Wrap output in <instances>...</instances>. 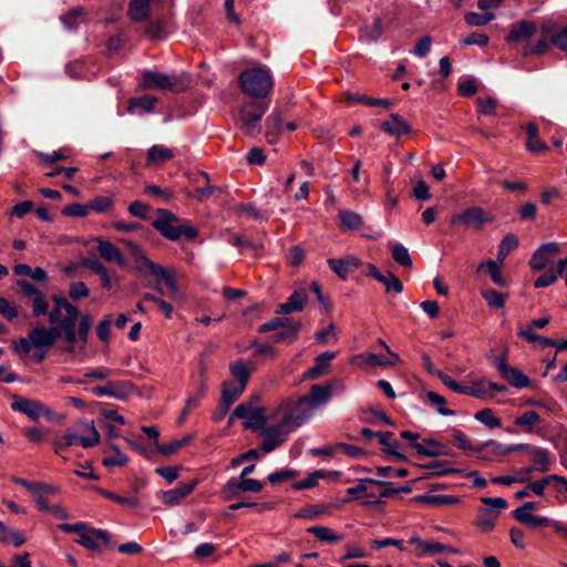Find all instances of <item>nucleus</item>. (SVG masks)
Returning a JSON list of instances; mask_svg holds the SVG:
<instances>
[{
	"instance_id": "1",
	"label": "nucleus",
	"mask_w": 567,
	"mask_h": 567,
	"mask_svg": "<svg viewBox=\"0 0 567 567\" xmlns=\"http://www.w3.org/2000/svg\"><path fill=\"white\" fill-rule=\"evenodd\" d=\"M152 227L171 241H192L198 236V229L190 220L181 218L165 208L156 209Z\"/></svg>"
},
{
	"instance_id": "2",
	"label": "nucleus",
	"mask_w": 567,
	"mask_h": 567,
	"mask_svg": "<svg viewBox=\"0 0 567 567\" xmlns=\"http://www.w3.org/2000/svg\"><path fill=\"white\" fill-rule=\"evenodd\" d=\"M240 91L256 100L266 97L272 90V76L268 69L258 66L246 69L238 75Z\"/></svg>"
},
{
	"instance_id": "3",
	"label": "nucleus",
	"mask_w": 567,
	"mask_h": 567,
	"mask_svg": "<svg viewBox=\"0 0 567 567\" xmlns=\"http://www.w3.org/2000/svg\"><path fill=\"white\" fill-rule=\"evenodd\" d=\"M134 267L138 272L150 271L156 276L157 279L166 286L167 293L171 298L175 300H183L184 297L179 291L175 274L172 269L156 265L146 257H136Z\"/></svg>"
},
{
	"instance_id": "4",
	"label": "nucleus",
	"mask_w": 567,
	"mask_h": 567,
	"mask_svg": "<svg viewBox=\"0 0 567 567\" xmlns=\"http://www.w3.org/2000/svg\"><path fill=\"white\" fill-rule=\"evenodd\" d=\"M268 110V104L258 100L245 103L239 109V123L241 130L249 136L260 133V122Z\"/></svg>"
},
{
	"instance_id": "5",
	"label": "nucleus",
	"mask_w": 567,
	"mask_h": 567,
	"mask_svg": "<svg viewBox=\"0 0 567 567\" xmlns=\"http://www.w3.org/2000/svg\"><path fill=\"white\" fill-rule=\"evenodd\" d=\"M140 90H167L179 92L183 90V82L177 75H168L158 71L144 70L137 84Z\"/></svg>"
},
{
	"instance_id": "6",
	"label": "nucleus",
	"mask_w": 567,
	"mask_h": 567,
	"mask_svg": "<svg viewBox=\"0 0 567 567\" xmlns=\"http://www.w3.org/2000/svg\"><path fill=\"white\" fill-rule=\"evenodd\" d=\"M293 430L292 417L285 416L279 424L268 426L262 431V442L260 444V449L265 453L272 452L275 449L287 441L289 433Z\"/></svg>"
},
{
	"instance_id": "7",
	"label": "nucleus",
	"mask_w": 567,
	"mask_h": 567,
	"mask_svg": "<svg viewBox=\"0 0 567 567\" xmlns=\"http://www.w3.org/2000/svg\"><path fill=\"white\" fill-rule=\"evenodd\" d=\"M339 381H333L327 384H313L310 388V395L300 398V405H308V413L302 419H310L313 416L316 409L319 405L326 404L332 395L333 388L339 386Z\"/></svg>"
},
{
	"instance_id": "8",
	"label": "nucleus",
	"mask_w": 567,
	"mask_h": 567,
	"mask_svg": "<svg viewBox=\"0 0 567 567\" xmlns=\"http://www.w3.org/2000/svg\"><path fill=\"white\" fill-rule=\"evenodd\" d=\"M87 430H89L90 434L86 436L76 435L74 433H65L62 436L58 437L54 441L55 453L58 455H61L63 458H65L62 455V453L64 452L65 449L72 446L74 444H81L85 449L95 446L100 442V434L93 423L87 425Z\"/></svg>"
},
{
	"instance_id": "9",
	"label": "nucleus",
	"mask_w": 567,
	"mask_h": 567,
	"mask_svg": "<svg viewBox=\"0 0 567 567\" xmlns=\"http://www.w3.org/2000/svg\"><path fill=\"white\" fill-rule=\"evenodd\" d=\"M234 417L244 420V427L251 430L261 429L267 421L264 408H254L250 402L237 405L231 413L230 420Z\"/></svg>"
},
{
	"instance_id": "10",
	"label": "nucleus",
	"mask_w": 567,
	"mask_h": 567,
	"mask_svg": "<svg viewBox=\"0 0 567 567\" xmlns=\"http://www.w3.org/2000/svg\"><path fill=\"white\" fill-rule=\"evenodd\" d=\"M92 327V319L89 315H81L78 332L75 329H69V330H62L61 334L64 336L65 342H66V352L73 353L75 350V342L76 340H80L83 344L87 342L89 333Z\"/></svg>"
},
{
	"instance_id": "11",
	"label": "nucleus",
	"mask_w": 567,
	"mask_h": 567,
	"mask_svg": "<svg viewBox=\"0 0 567 567\" xmlns=\"http://www.w3.org/2000/svg\"><path fill=\"white\" fill-rule=\"evenodd\" d=\"M75 542L89 550L101 551L110 543V535L103 529L89 527Z\"/></svg>"
},
{
	"instance_id": "12",
	"label": "nucleus",
	"mask_w": 567,
	"mask_h": 567,
	"mask_svg": "<svg viewBox=\"0 0 567 567\" xmlns=\"http://www.w3.org/2000/svg\"><path fill=\"white\" fill-rule=\"evenodd\" d=\"M401 361L396 353H391V359L385 355L363 352L352 358V364L360 368L391 367Z\"/></svg>"
},
{
	"instance_id": "13",
	"label": "nucleus",
	"mask_w": 567,
	"mask_h": 567,
	"mask_svg": "<svg viewBox=\"0 0 567 567\" xmlns=\"http://www.w3.org/2000/svg\"><path fill=\"white\" fill-rule=\"evenodd\" d=\"M365 275L372 277L385 288V292L401 293L403 291V285L400 279L391 271L382 272L374 265L368 264L365 266Z\"/></svg>"
},
{
	"instance_id": "14",
	"label": "nucleus",
	"mask_w": 567,
	"mask_h": 567,
	"mask_svg": "<svg viewBox=\"0 0 567 567\" xmlns=\"http://www.w3.org/2000/svg\"><path fill=\"white\" fill-rule=\"evenodd\" d=\"M92 392L97 396H111L124 400L134 392V386L128 381H114L103 386H94Z\"/></svg>"
},
{
	"instance_id": "15",
	"label": "nucleus",
	"mask_w": 567,
	"mask_h": 567,
	"mask_svg": "<svg viewBox=\"0 0 567 567\" xmlns=\"http://www.w3.org/2000/svg\"><path fill=\"white\" fill-rule=\"evenodd\" d=\"M29 334L33 344V349L39 350L51 348L60 336V331L58 328H47L44 326H39L31 329Z\"/></svg>"
},
{
	"instance_id": "16",
	"label": "nucleus",
	"mask_w": 567,
	"mask_h": 567,
	"mask_svg": "<svg viewBox=\"0 0 567 567\" xmlns=\"http://www.w3.org/2000/svg\"><path fill=\"white\" fill-rule=\"evenodd\" d=\"M501 375L513 386L524 389L529 386V378L520 370L512 368L507 364L506 358L502 357L496 365Z\"/></svg>"
},
{
	"instance_id": "17",
	"label": "nucleus",
	"mask_w": 567,
	"mask_h": 567,
	"mask_svg": "<svg viewBox=\"0 0 567 567\" xmlns=\"http://www.w3.org/2000/svg\"><path fill=\"white\" fill-rule=\"evenodd\" d=\"M56 244L60 246L80 245L86 248H116L110 240L100 237H79L62 235L59 236Z\"/></svg>"
},
{
	"instance_id": "18",
	"label": "nucleus",
	"mask_w": 567,
	"mask_h": 567,
	"mask_svg": "<svg viewBox=\"0 0 567 567\" xmlns=\"http://www.w3.org/2000/svg\"><path fill=\"white\" fill-rule=\"evenodd\" d=\"M337 352L324 351L316 357L315 363L303 373L305 380H316L326 375L330 371L331 361L336 358Z\"/></svg>"
},
{
	"instance_id": "19",
	"label": "nucleus",
	"mask_w": 567,
	"mask_h": 567,
	"mask_svg": "<svg viewBox=\"0 0 567 567\" xmlns=\"http://www.w3.org/2000/svg\"><path fill=\"white\" fill-rule=\"evenodd\" d=\"M492 218L481 207L474 206L458 214L454 218V221L461 223L466 227L480 229L485 223L489 221Z\"/></svg>"
},
{
	"instance_id": "20",
	"label": "nucleus",
	"mask_w": 567,
	"mask_h": 567,
	"mask_svg": "<svg viewBox=\"0 0 567 567\" xmlns=\"http://www.w3.org/2000/svg\"><path fill=\"white\" fill-rule=\"evenodd\" d=\"M504 267L501 266V261H494V259H486L477 265L476 271L484 274L491 278L493 284L504 288L508 286V280L503 275Z\"/></svg>"
},
{
	"instance_id": "21",
	"label": "nucleus",
	"mask_w": 567,
	"mask_h": 567,
	"mask_svg": "<svg viewBox=\"0 0 567 567\" xmlns=\"http://www.w3.org/2000/svg\"><path fill=\"white\" fill-rule=\"evenodd\" d=\"M12 399L13 402L11 403V409L28 415L32 420H38L44 412L43 404L38 401L25 399L17 394H13Z\"/></svg>"
},
{
	"instance_id": "22",
	"label": "nucleus",
	"mask_w": 567,
	"mask_h": 567,
	"mask_svg": "<svg viewBox=\"0 0 567 567\" xmlns=\"http://www.w3.org/2000/svg\"><path fill=\"white\" fill-rule=\"evenodd\" d=\"M381 131L395 137H402L412 133L410 124L399 114L391 113L390 118L380 124Z\"/></svg>"
},
{
	"instance_id": "23",
	"label": "nucleus",
	"mask_w": 567,
	"mask_h": 567,
	"mask_svg": "<svg viewBox=\"0 0 567 567\" xmlns=\"http://www.w3.org/2000/svg\"><path fill=\"white\" fill-rule=\"evenodd\" d=\"M534 508H535V503L527 502L523 506H520L514 511V517L518 522H520L529 527H538V526L549 525L550 522L547 517L534 516L532 514V511Z\"/></svg>"
},
{
	"instance_id": "24",
	"label": "nucleus",
	"mask_w": 567,
	"mask_h": 567,
	"mask_svg": "<svg viewBox=\"0 0 567 567\" xmlns=\"http://www.w3.org/2000/svg\"><path fill=\"white\" fill-rule=\"evenodd\" d=\"M132 254L130 257L124 256L122 250H100L101 257L109 262H114L123 269H134L136 257H143L141 250H130Z\"/></svg>"
},
{
	"instance_id": "25",
	"label": "nucleus",
	"mask_w": 567,
	"mask_h": 567,
	"mask_svg": "<svg viewBox=\"0 0 567 567\" xmlns=\"http://www.w3.org/2000/svg\"><path fill=\"white\" fill-rule=\"evenodd\" d=\"M197 481H192L188 484H183L171 491H162L158 497L167 506L178 505L185 497H187L195 488Z\"/></svg>"
},
{
	"instance_id": "26",
	"label": "nucleus",
	"mask_w": 567,
	"mask_h": 567,
	"mask_svg": "<svg viewBox=\"0 0 567 567\" xmlns=\"http://www.w3.org/2000/svg\"><path fill=\"white\" fill-rule=\"evenodd\" d=\"M536 24L529 20H522L513 24L509 33L506 35V42H519L527 40L536 33Z\"/></svg>"
},
{
	"instance_id": "27",
	"label": "nucleus",
	"mask_w": 567,
	"mask_h": 567,
	"mask_svg": "<svg viewBox=\"0 0 567 567\" xmlns=\"http://www.w3.org/2000/svg\"><path fill=\"white\" fill-rule=\"evenodd\" d=\"M328 264L340 279L346 280L349 274L361 265V261L357 257L347 256L339 259L330 258Z\"/></svg>"
},
{
	"instance_id": "28",
	"label": "nucleus",
	"mask_w": 567,
	"mask_h": 567,
	"mask_svg": "<svg viewBox=\"0 0 567 567\" xmlns=\"http://www.w3.org/2000/svg\"><path fill=\"white\" fill-rule=\"evenodd\" d=\"M256 370L252 361L236 360L229 364V371L237 384L247 386L250 374Z\"/></svg>"
},
{
	"instance_id": "29",
	"label": "nucleus",
	"mask_w": 567,
	"mask_h": 567,
	"mask_svg": "<svg viewBox=\"0 0 567 567\" xmlns=\"http://www.w3.org/2000/svg\"><path fill=\"white\" fill-rule=\"evenodd\" d=\"M524 444H517V445H504L501 444L494 440H489L487 442H484L476 446L475 452L477 453H488L493 456H503L508 453L523 450Z\"/></svg>"
},
{
	"instance_id": "30",
	"label": "nucleus",
	"mask_w": 567,
	"mask_h": 567,
	"mask_svg": "<svg viewBox=\"0 0 567 567\" xmlns=\"http://www.w3.org/2000/svg\"><path fill=\"white\" fill-rule=\"evenodd\" d=\"M158 99L153 95L144 94L131 97L127 101L126 110L128 113H135L136 110H141L142 113H151L155 110Z\"/></svg>"
},
{
	"instance_id": "31",
	"label": "nucleus",
	"mask_w": 567,
	"mask_h": 567,
	"mask_svg": "<svg viewBox=\"0 0 567 567\" xmlns=\"http://www.w3.org/2000/svg\"><path fill=\"white\" fill-rule=\"evenodd\" d=\"M415 451L424 456H447L450 450L446 445L435 440H424L423 443H415Z\"/></svg>"
},
{
	"instance_id": "32",
	"label": "nucleus",
	"mask_w": 567,
	"mask_h": 567,
	"mask_svg": "<svg viewBox=\"0 0 567 567\" xmlns=\"http://www.w3.org/2000/svg\"><path fill=\"white\" fill-rule=\"evenodd\" d=\"M127 16L133 22L148 20V16H151V0H130Z\"/></svg>"
},
{
	"instance_id": "33",
	"label": "nucleus",
	"mask_w": 567,
	"mask_h": 567,
	"mask_svg": "<svg viewBox=\"0 0 567 567\" xmlns=\"http://www.w3.org/2000/svg\"><path fill=\"white\" fill-rule=\"evenodd\" d=\"M144 34L153 40L161 41L166 38V20L164 18H152L148 16V20L145 21Z\"/></svg>"
},
{
	"instance_id": "34",
	"label": "nucleus",
	"mask_w": 567,
	"mask_h": 567,
	"mask_svg": "<svg viewBox=\"0 0 567 567\" xmlns=\"http://www.w3.org/2000/svg\"><path fill=\"white\" fill-rule=\"evenodd\" d=\"M307 301V296L305 292L295 291L289 298L287 302L278 305L276 309V313L278 315H289L295 311H301L305 308Z\"/></svg>"
},
{
	"instance_id": "35",
	"label": "nucleus",
	"mask_w": 567,
	"mask_h": 567,
	"mask_svg": "<svg viewBox=\"0 0 567 567\" xmlns=\"http://www.w3.org/2000/svg\"><path fill=\"white\" fill-rule=\"evenodd\" d=\"M523 450H527L529 453V456L534 463V470L538 472H547L549 470V453L546 449L537 447V446H530L525 445Z\"/></svg>"
},
{
	"instance_id": "36",
	"label": "nucleus",
	"mask_w": 567,
	"mask_h": 567,
	"mask_svg": "<svg viewBox=\"0 0 567 567\" xmlns=\"http://www.w3.org/2000/svg\"><path fill=\"white\" fill-rule=\"evenodd\" d=\"M525 131L527 134V141H526L527 151H529L532 153H540V152H545L548 150L547 144L539 138L538 126L535 123H533V122L527 123L525 126Z\"/></svg>"
},
{
	"instance_id": "37",
	"label": "nucleus",
	"mask_w": 567,
	"mask_h": 567,
	"mask_svg": "<svg viewBox=\"0 0 567 567\" xmlns=\"http://www.w3.org/2000/svg\"><path fill=\"white\" fill-rule=\"evenodd\" d=\"M410 544L416 545V551L419 556H425L430 554H439L450 550V547L437 542H424L419 537H411Z\"/></svg>"
},
{
	"instance_id": "38",
	"label": "nucleus",
	"mask_w": 567,
	"mask_h": 567,
	"mask_svg": "<svg viewBox=\"0 0 567 567\" xmlns=\"http://www.w3.org/2000/svg\"><path fill=\"white\" fill-rule=\"evenodd\" d=\"M246 388L237 383L225 382L223 385L220 401L225 406V412L228 411L229 406L239 399Z\"/></svg>"
},
{
	"instance_id": "39",
	"label": "nucleus",
	"mask_w": 567,
	"mask_h": 567,
	"mask_svg": "<svg viewBox=\"0 0 567 567\" xmlns=\"http://www.w3.org/2000/svg\"><path fill=\"white\" fill-rule=\"evenodd\" d=\"M174 157V153L171 148L155 144L147 151V165L159 164L167 162Z\"/></svg>"
},
{
	"instance_id": "40",
	"label": "nucleus",
	"mask_w": 567,
	"mask_h": 567,
	"mask_svg": "<svg viewBox=\"0 0 567 567\" xmlns=\"http://www.w3.org/2000/svg\"><path fill=\"white\" fill-rule=\"evenodd\" d=\"M0 542L20 547L25 543V537L21 532L10 528L4 523L0 522Z\"/></svg>"
},
{
	"instance_id": "41",
	"label": "nucleus",
	"mask_w": 567,
	"mask_h": 567,
	"mask_svg": "<svg viewBox=\"0 0 567 567\" xmlns=\"http://www.w3.org/2000/svg\"><path fill=\"white\" fill-rule=\"evenodd\" d=\"M284 330L280 332H277L274 337L275 342H281V341H288L292 342L298 338L299 330L301 328L300 322L289 320L285 327H282Z\"/></svg>"
},
{
	"instance_id": "42",
	"label": "nucleus",
	"mask_w": 567,
	"mask_h": 567,
	"mask_svg": "<svg viewBox=\"0 0 567 567\" xmlns=\"http://www.w3.org/2000/svg\"><path fill=\"white\" fill-rule=\"evenodd\" d=\"M498 516L492 514L489 509L481 508L476 517V526L483 532L488 533L494 529Z\"/></svg>"
},
{
	"instance_id": "43",
	"label": "nucleus",
	"mask_w": 567,
	"mask_h": 567,
	"mask_svg": "<svg viewBox=\"0 0 567 567\" xmlns=\"http://www.w3.org/2000/svg\"><path fill=\"white\" fill-rule=\"evenodd\" d=\"M340 227L343 230H354L362 225V217L350 210H342L339 213Z\"/></svg>"
},
{
	"instance_id": "44",
	"label": "nucleus",
	"mask_w": 567,
	"mask_h": 567,
	"mask_svg": "<svg viewBox=\"0 0 567 567\" xmlns=\"http://www.w3.org/2000/svg\"><path fill=\"white\" fill-rule=\"evenodd\" d=\"M307 532L324 543H338L342 538L340 535L336 534L333 529L324 526H312L309 527Z\"/></svg>"
},
{
	"instance_id": "45",
	"label": "nucleus",
	"mask_w": 567,
	"mask_h": 567,
	"mask_svg": "<svg viewBox=\"0 0 567 567\" xmlns=\"http://www.w3.org/2000/svg\"><path fill=\"white\" fill-rule=\"evenodd\" d=\"M64 305V319L62 323L56 327L61 332L62 330L75 329V323L80 316L79 309L72 303H63Z\"/></svg>"
},
{
	"instance_id": "46",
	"label": "nucleus",
	"mask_w": 567,
	"mask_h": 567,
	"mask_svg": "<svg viewBox=\"0 0 567 567\" xmlns=\"http://www.w3.org/2000/svg\"><path fill=\"white\" fill-rule=\"evenodd\" d=\"M83 14L84 9L82 7H75L61 16L60 20L65 29L69 31H75L79 27V20Z\"/></svg>"
},
{
	"instance_id": "47",
	"label": "nucleus",
	"mask_w": 567,
	"mask_h": 567,
	"mask_svg": "<svg viewBox=\"0 0 567 567\" xmlns=\"http://www.w3.org/2000/svg\"><path fill=\"white\" fill-rule=\"evenodd\" d=\"M383 21L380 17H375L371 25L360 29L361 37L368 41H377L383 33Z\"/></svg>"
},
{
	"instance_id": "48",
	"label": "nucleus",
	"mask_w": 567,
	"mask_h": 567,
	"mask_svg": "<svg viewBox=\"0 0 567 567\" xmlns=\"http://www.w3.org/2000/svg\"><path fill=\"white\" fill-rule=\"evenodd\" d=\"M190 440H192V436L186 435L179 440H174L169 443H165V444L156 443V450L162 455L168 456V455L177 453L182 447L187 445L190 442Z\"/></svg>"
},
{
	"instance_id": "49",
	"label": "nucleus",
	"mask_w": 567,
	"mask_h": 567,
	"mask_svg": "<svg viewBox=\"0 0 567 567\" xmlns=\"http://www.w3.org/2000/svg\"><path fill=\"white\" fill-rule=\"evenodd\" d=\"M284 111L275 109L274 112L266 120L267 135H278L282 132Z\"/></svg>"
},
{
	"instance_id": "50",
	"label": "nucleus",
	"mask_w": 567,
	"mask_h": 567,
	"mask_svg": "<svg viewBox=\"0 0 567 567\" xmlns=\"http://www.w3.org/2000/svg\"><path fill=\"white\" fill-rule=\"evenodd\" d=\"M542 422L539 414L535 411H528L516 417L514 424L523 427L526 432H532L533 427Z\"/></svg>"
},
{
	"instance_id": "51",
	"label": "nucleus",
	"mask_w": 567,
	"mask_h": 567,
	"mask_svg": "<svg viewBox=\"0 0 567 567\" xmlns=\"http://www.w3.org/2000/svg\"><path fill=\"white\" fill-rule=\"evenodd\" d=\"M482 298L486 301L487 306L492 309H503L505 307L506 295L497 290L489 289L482 291Z\"/></svg>"
},
{
	"instance_id": "52",
	"label": "nucleus",
	"mask_w": 567,
	"mask_h": 567,
	"mask_svg": "<svg viewBox=\"0 0 567 567\" xmlns=\"http://www.w3.org/2000/svg\"><path fill=\"white\" fill-rule=\"evenodd\" d=\"M327 473L324 471H315L309 473L303 480L292 484L293 489H307L317 486L320 478H324Z\"/></svg>"
},
{
	"instance_id": "53",
	"label": "nucleus",
	"mask_w": 567,
	"mask_h": 567,
	"mask_svg": "<svg viewBox=\"0 0 567 567\" xmlns=\"http://www.w3.org/2000/svg\"><path fill=\"white\" fill-rule=\"evenodd\" d=\"M475 419L489 429L499 427L502 425L501 419L497 417L492 409H483L475 414Z\"/></svg>"
},
{
	"instance_id": "54",
	"label": "nucleus",
	"mask_w": 567,
	"mask_h": 567,
	"mask_svg": "<svg viewBox=\"0 0 567 567\" xmlns=\"http://www.w3.org/2000/svg\"><path fill=\"white\" fill-rule=\"evenodd\" d=\"M206 389H207V385H206L205 369L202 368L200 372H199V382H198L197 391L194 394L189 395L186 400L187 409H194L196 406L198 401L204 398V395L206 393Z\"/></svg>"
},
{
	"instance_id": "55",
	"label": "nucleus",
	"mask_w": 567,
	"mask_h": 567,
	"mask_svg": "<svg viewBox=\"0 0 567 567\" xmlns=\"http://www.w3.org/2000/svg\"><path fill=\"white\" fill-rule=\"evenodd\" d=\"M465 394L482 400L493 398L492 392L488 391V384L485 381L474 382L472 385L467 386V391H465Z\"/></svg>"
},
{
	"instance_id": "56",
	"label": "nucleus",
	"mask_w": 567,
	"mask_h": 567,
	"mask_svg": "<svg viewBox=\"0 0 567 567\" xmlns=\"http://www.w3.org/2000/svg\"><path fill=\"white\" fill-rule=\"evenodd\" d=\"M426 399L427 401L436 406V411L437 413H440L441 415H444V416H451V415H454L455 412L453 410H450V409H446L445 408V404H446V400L444 396L440 395L439 393L436 392H433V391H429L426 393Z\"/></svg>"
},
{
	"instance_id": "57",
	"label": "nucleus",
	"mask_w": 567,
	"mask_h": 567,
	"mask_svg": "<svg viewBox=\"0 0 567 567\" xmlns=\"http://www.w3.org/2000/svg\"><path fill=\"white\" fill-rule=\"evenodd\" d=\"M230 511H238L240 508H252L257 513H265L268 511H272L275 508V503L267 502V503H254V502H238L229 505L228 507Z\"/></svg>"
},
{
	"instance_id": "58",
	"label": "nucleus",
	"mask_w": 567,
	"mask_h": 567,
	"mask_svg": "<svg viewBox=\"0 0 567 567\" xmlns=\"http://www.w3.org/2000/svg\"><path fill=\"white\" fill-rule=\"evenodd\" d=\"M221 495L225 501H231L240 497V493L243 492L240 481L236 478H230L221 488Z\"/></svg>"
},
{
	"instance_id": "59",
	"label": "nucleus",
	"mask_w": 567,
	"mask_h": 567,
	"mask_svg": "<svg viewBox=\"0 0 567 567\" xmlns=\"http://www.w3.org/2000/svg\"><path fill=\"white\" fill-rule=\"evenodd\" d=\"M519 336L525 338L528 342L537 343L538 347H540V348L549 347L555 343V339L539 336V334L535 333L532 328H526V329L522 330L519 332Z\"/></svg>"
},
{
	"instance_id": "60",
	"label": "nucleus",
	"mask_w": 567,
	"mask_h": 567,
	"mask_svg": "<svg viewBox=\"0 0 567 567\" xmlns=\"http://www.w3.org/2000/svg\"><path fill=\"white\" fill-rule=\"evenodd\" d=\"M495 14L492 12L477 13V12H467L464 16V20L468 25L473 27H483L487 24L489 21L494 20Z\"/></svg>"
},
{
	"instance_id": "61",
	"label": "nucleus",
	"mask_w": 567,
	"mask_h": 567,
	"mask_svg": "<svg viewBox=\"0 0 567 567\" xmlns=\"http://www.w3.org/2000/svg\"><path fill=\"white\" fill-rule=\"evenodd\" d=\"M391 436H392L391 432H384V433L379 432L377 437L379 439V442L382 445L383 451L385 453L393 455L396 460H404V455H402L401 453L395 451V449L398 447V443L396 442L391 443V441H390Z\"/></svg>"
},
{
	"instance_id": "62",
	"label": "nucleus",
	"mask_w": 567,
	"mask_h": 567,
	"mask_svg": "<svg viewBox=\"0 0 567 567\" xmlns=\"http://www.w3.org/2000/svg\"><path fill=\"white\" fill-rule=\"evenodd\" d=\"M550 250H536L529 261V265L533 270L539 271L547 267V265L551 261V256L549 255Z\"/></svg>"
},
{
	"instance_id": "63",
	"label": "nucleus",
	"mask_w": 567,
	"mask_h": 567,
	"mask_svg": "<svg viewBox=\"0 0 567 567\" xmlns=\"http://www.w3.org/2000/svg\"><path fill=\"white\" fill-rule=\"evenodd\" d=\"M481 502L485 505V509H489L496 516H499L502 511L507 507L506 499L502 497H482Z\"/></svg>"
},
{
	"instance_id": "64",
	"label": "nucleus",
	"mask_w": 567,
	"mask_h": 567,
	"mask_svg": "<svg viewBox=\"0 0 567 567\" xmlns=\"http://www.w3.org/2000/svg\"><path fill=\"white\" fill-rule=\"evenodd\" d=\"M48 302L43 292L32 298V315L34 317L49 316Z\"/></svg>"
}]
</instances>
